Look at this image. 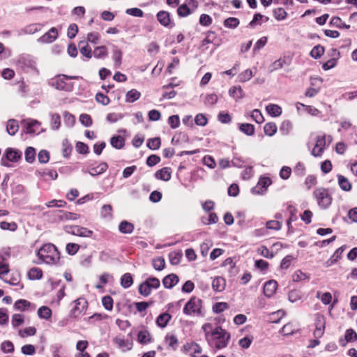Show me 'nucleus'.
I'll list each match as a JSON object with an SVG mask.
<instances>
[{"label": "nucleus", "mask_w": 357, "mask_h": 357, "mask_svg": "<svg viewBox=\"0 0 357 357\" xmlns=\"http://www.w3.org/2000/svg\"><path fill=\"white\" fill-rule=\"evenodd\" d=\"M202 330L210 347L221 349L227 346L230 334L222 327L212 328V324L207 323L202 326Z\"/></svg>", "instance_id": "f257e3e1"}, {"label": "nucleus", "mask_w": 357, "mask_h": 357, "mask_svg": "<svg viewBox=\"0 0 357 357\" xmlns=\"http://www.w3.org/2000/svg\"><path fill=\"white\" fill-rule=\"evenodd\" d=\"M37 256L41 262L49 265H57L60 260V253L55 245L47 243L37 251Z\"/></svg>", "instance_id": "f03ea898"}, {"label": "nucleus", "mask_w": 357, "mask_h": 357, "mask_svg": "<svg viewBox=\"0 0 357 357\" xmlns=\"http://www.w3.org/2000/svg\"><path fill=\"white\" fill-rule=\"evenodd\" d=\"M183 312L188 316L204 317L202 301L196 296H192L184 306Z\"/></svg>", "instance_id": "7ed1b4c3"}, {"label": "nucleus", "mask_w": 357, "mask_h": 357, "mask_svg": "<svg viewBox=\"0 0 357 357\" xmlns=\"http://www.w3.org/2000/svg\"><path fill=\"white\" fill-rule=\"evenodd\" d=\"M160 285V280L157 278L150 277L139 284V293L144 296H148L151 294L152 289H158Z\"/></svg>", "instance_id": "20e7f679"}, {"label": "nucleus", "mask_w": 357, "mask_h": 357, "mask_svg": "<svg viewBox=\"0 0 357 357\" xmlns=\"http://www.w3.org/2000/svg\"><path fill=\"white\" fill-rule=\"evenodd\" d=\"M314 196L317 199L318 205L325 209L327 208L332 202V197L328 190L324 188H317L314 191Z\"/></svg>", "instance_id": "39448f33"}, {"label": "nucleus", "mask_w": 357, "mask_h": 357, "mask_svg": "<svg viewBox=\"0 0 357 357\" xmlns=\"http://www.w3.org/2000/svg\"><path fill=\"white\" fill-rule=\"evenodd\" d=\"M198 7L195 0H185V3L180 5L177 8V14L181 17H185L195 12Z\"/></svg>", "instance_id": "423d86ee"}, {"label": "nucleus", "mask_w": 357, "mask_h": 357, "mask_svg": "<svg viewBox=\"0 0 357 357\" xmlns=\"http://www.w3.org/2000/svg\"><path fill=\"white\" fill-rule=\"evenodd\" d=\"M67 75H60L58 77L52 79V85L55 89L61 91H71L73 89V84L70 82H67Z\"/></svg>", "instance_id": "0eeeda50"}, {"label": "nucleus", "mask_w": 357, "mask_h": 357, "mask_svg": "<svg viewBox=\"0 0 357 357\" xmlns=\"http://www.w3.org/2000/svg\"><path fill=\"white\" fill-rule=\"evenodd\" d=\"M75 307L71 310L70 314L74 317H78L84 314L87 308L88 303L86 299L79 298L74 301Z\"/></svg>", "instance_id": "6e6552de"}, {"label": "nucleus", "mask_w": 357, "mask_h": 357, "mask_svg": "<svg viewBox=\"0 0 357 357\" xmlns=\"http://www.w3.org/2000/svg\"><path fill=\"white\" fill-rule=\"evenodd\" d=\"M156 17L159 23L166 28L172 29L175 26V23L171 19L170 13L167 11H159L156 15Z\"/></svg>", "instance_id": "1a4fd4ad"}, {"label": "nucleus", "mask_w": 357, "mask_h": 357, "mask_svg": "<svg viewBox=\"0 0 357 357\" xmlns=\"http://www.w3.org/2000/svg\"><path fill=\"white\" fill-rule=\"evenodd\" d=\"M66 231L81 237H91L93 234V231L78 225L66 227Z\"/></svg>", "instance_id": "9d476101"}, {"label": "nucleus", "mask_w": 357, "mask_h": 357, "mask_svg": "<svg viewBox=\"0 0 357 357\" xmlns=\"http://www.w3.org/2000/svg\"><path fill=\"white\" fill-rule=\"evenodd\" d=\"M326 136L325 135H319L317 137L316 144L314 147L312 151V155L314 157H319L322 155L324 151L326 146Z\"/></svg>", "instance_id": "9b49d317"}, {"label": "nucleus", "mask_w": 357, "mask_h": 357, "mask_svg": "<svg viewBox=\"0 0 357 357\" xmlns=\"http://www.w3.org/2000/svg\"><path fill=\"white\" fill-rule=\"evenodd\" d=\"M59 36V33L55 27L51 28L47 33L40 37L38 40L39 43H52Z\"/></svg>", "instance_id": "f8f14e48"}, {"label": "nucleus", "mask_w": 357, "mask_h": 357, "mask_svg": "<svg viewBox=\"0 0 357 357\" xmlns=\"http://www.w3.org/2000/svg\"><path fill=\"white\" fill-rule=\"evenodd\" d=\"M114 342L123 352L130 351L133 347L132 340H125L123 337L120 335L114 338Z\"/></svg>", "instance_id": "ddd939ff"}, {"label": "nucleus", "mask_w": 357, "mask_h": 357, "mask_svg": "<svg viewBox=\"0 0 357 357\" xmlns=\"http://www.w3.org/2000/svg\"><path fill=\"white\" fill-rule=\"evenodd\" d=\"M40 123L36 120L29 119L24 123V129L26 133L39 134Z\"/></svg>", "instance_id": "4468645a"}, {"label": "nucleus", "mask_w": 357, "mask_h": 357, "mask_svg": "<svg viewBox=\"0 0 357 357\" xmlns=\"http://www.w3.org/2000/svg\"><path fill=\"white\" fill-rule=\"evenodd\" d=\"M155 176L157 179L168 181L171 179L172 177V170L170 167H163L159 170H158L155 173Z\"/></svg>", "instance_id": "2eb2a0df"}, {"label": "nucleus", "mask_w": 357, "mask_h": 357, "mask_svg": "<svg viewBox=\"0 0 357 357\" xmlns=\"http://www.w3.org/2000/svg\"><path fill=\"white\" fill-rule=\"evenodd\" d=\"M278 283L275 280H271L266 282L264 286V293L266 296L271 297L276 291Z\"/></svg>", "instance_id": "dca6fc26"}, {"label": "nucleus", "mask_w": 357, "mask_h": 357, "mask_svg": "<svg viewBox=\"0 0 357 357\" xmlns=\"http://www.w3.org/2000/svg\"><path fill=\"white\" fill-rule=\"evenodd\" d=\"M137 341L142 344H147L153 342V338L147 330L143 329L137 333Z\"/></svg>", "instance_id": "f3484780"}, {"label": "nucleus", "mask_w": 357, "mask_h": 357, "mask_svg": "<svg viewBox=\"0 0 357 357\" xmlns=\"http://www.w3.org/2000/svg\"><path fill=\"white\" fill-rule=\"evenodd\" d=\"M22 156V153L12 148H8L5 151L6 158L10 162L18 161Z\"/></svg>", "instance_id": "a211bd4d"}, {"label": "nucleus", "mask_w": 357, "mask_h": 357, "mask_svg": "<svg viewBox=\"0 0 357 357\" xmlns=\"http://www.w3.org/2000/svg\"><path fill=\"white\" fill-rule=\"evenodd\" d=\"M178 282V277L176 274H169L164 278L162 284L167 289H171L174 287Z\"/></svg>", "instance_id": "6ab92c4d"}, {"label": "nucleus", "mask_w": 357, "mask_h": 357, "mask_svg": "<svg viewBox=\"0 0 357 357\" xmlns=\"http://www.w3.org/2000/svg\"><path fill=\"white\" fill-rule=\"evenodd\" d=\"M108 168V165L106 162H101L96 167H90L88 170V173L91 176H97L105 172Z\"/></svg>", "instance_id": "aec40b11"}, {"label": "nucleus", "mask_w": 357, "mask_h": 357, "mask_svg": "<svg viewBox=\"0 0 357 357\" xmlns=\"http://www.w3.org/2000/svg\"><path fill=\"white\" fill-rule=\"evenodd\" d=\"M225 280L222 277H216L212 282L213 289L215 291H222L225 288Z\"/></svg>", "instance_id": "412c9836"}, {"label": "nucleus", "mask_w": 357, "mask_h": 357, "mask_svg": "<svg viewBox=\"0 0 357 357\" xmlns=\"http://www.w3.org/2000/svg\"><path fill=\"white\" fill-rule=\"evenodd\" d=\"M229 94L236 101L244 97L243 91L240 86H231L229 90Z\"/></svg>", "instance_id": "4be33fe9"}, {"label": "nucleus", "mask_w": 357, "mask_h": 357, "mask_svg": "<svg viewBox=\"0 0 357 357\" xmlns=\"http://www.w3.org/2000/svg\"><path fill=\"white\" fill-rule=\"evenodd\" d=\"M119 229L122 234H130L132 233L134 230V225L132 223L128 222L127 220H123L119 225Z\"/></svg>", "instance_id": "5701e85b"}, {"label": "nucleus", "mask_w": 357, "mask_h": 357, "mask_svg": "<svg viewBox=\"0 0 357 357\" xmlns=\"http://www.w3.org/2000/svg\"><path fill=\"white\" fill-rule=\"evenodd\" d=\"M338 185L340 188L344 191H350L351 189V183L345 176L342 175H337Z\"/></svg>", "instance_id": "b1692460"}, {"label": "nucleus", "mask_w": 357, "mask_h": 357, "mask_svg": "<svg viewBox=\"0 0 357 357\" xmlns=\"http://www.w3.org/2000/svg\"><path fill=\"white\" fill-rule=\"evenodd\" d=\"M19 130V125L15 119H9L6 124V131L10 135H15Z\"/></svg>", "instance_id": "393cba45"}, {"label": "nucleus", "mask_w": 357, "mask_h": 357, "mask_svg": "<svg viewBox=\"0 0 357 357\" xmlns=\"http://www.w3.org/2000/svg\"><path fill=\"white\" fill-rule=\"evenodd\" d=\"M171 318L172 316L169 314L162 313L157 317L156 324L159 327L165 328L167 325Z\"/></svg>", "instance_id": "a878e982"}, {"label": "nucleus", "mask_w": 357, "mask_h": 357, "mask_svg": "<svg viewBox=\"0 0 357 357\" xmlns=\"http://www.w3.org/2000/svg\"><path fill=\"white\" fill-rule=\"evenodd\" d=\"M266 109L268 114L274 117L279 116L282 114V108L278 105L270 104L266 106Z\"/></svg>", "instance_id": "bb28decb"}, {"label": "nucleus", "mask_w": 357, "mask_h": 357, "mask_svg": "<svg viewBox=\"0 0 357 357\" xmlns=\"http://www.w3.org/2000/svg\"><path fill=\"white\" fill-rule=\"evenodd\" d=\"M78 218L79 215L76 213L63 211H59L57 214V218L60 220H77Z\"/></svg>", "instance_id": "cd10ccee"}, {"label": "nucleus", "mask_w": 357, "mask_h": 357, "mask_svg": "<svg viewBox=\"0 0 357 357\" xmlns=\"http://www.w3.org/2000/svg\"><path fill=\"white\" fill-rule=\"evenodd\" d=\"M345 341L343 342L342 340H340V342L342 345H345L347 342H354L357 340V334L351 328L347 329L345 332L344 335Z\"/></svg>", "instance_id": "c85d7f7f"}, {"label": "nucleus", "mask_w": 357, "mask_h": 357, "mask_svg": "<svg viewBox=\"0 0 357 357\" xmlns=\"http://www.w3.org/2000/svg\"><path fill=\"white\" fill-rule=\"evenodd\" d=\"M79 47L80 50V52L82 54L87 57L88 59L91 58L92 56V51L90 46L85 41H80L79 43Z\"/></svg>", "instance_id": "c756f323"}, {"label": "nucleus", "mask_w": 357, "mask_h": 357, "mask_svg": "<svg viewBox=\"0 0 357 357\" xmlns=\"http://www.w3.org/2000/svg\"><path fill=\"white\" fill-rule=\"evenodd\" d=\"M31 306V303L25 299L17 300L14 305L15 308L20 311L28 310Z\"/></svg>", "instance_id": "7c9ffc66"}, {"label": "nucleus", "mask_w": 357, "mask_h": 357, "mask_svg": "<svg viewBox=\"0 0 357 357\" xmlns=\"http://www.w3.org/2000/svg\"><path fill=\"white\" fill-rule=\"evenodd\" d=\"M38 315L40 319L47 320L52 317V310L47 306H42L38 310Z\"/></svg>", "instance_id": "2f4dec72"}, {"label": "nucleus", "mask_w": 357, "mask_h": 357, "mask_svg": "<svg viewBox=\"0 0 357 357\" xmlns=\"http://www.w3.org/2000/svg\"><path fill=\"white\" fill-rule=\"evenodd\" d=\"M112 59L114 61V66L119 68L121 64L122 52L116 46H114Z\"/></svg>", "instance_id": "473e14b6"}, {"label": "nucleus", "mask_w": 357, "mask_h": 357, "mask_svg": "<svg viewBox=\"0 0 357 357\" xmlns=\"http://www.w3.org/2000/svg\"><path fill=\"white\" fill-rule=\"evenodd\" d=\"M133 284L132 275L129 273L123 274L121 278V285L125 288H129Z\"/></svg>", "instance_id": "72a5a7b5"}, {"label": "nucleus", "mask_w": 357, "mask_h": 357, "mask_svg": "<svg viewBox=\"0 0 357 357\" xmlns=\"http://www.w3.org/2000/svg\"><path fill=\"white\" fill-rule=\"evenodd\" d=\"M165 343L174 350L176 349L178 346V339L173 334H167L165 338Z\"/></svg>", "instance_id": "f704fd0d"}, {"label": "nucleus", "mask_w": 357, "mask_h": 357, "mask_svg": "<svg viewBox=\"0 0 357 357\" xmlns=\"http://www.w3.org/2000/svg\"><path fill=\"white\" fill-rule=\"evenodd\" d=\"M141 96L140 92L136 89H132L127 92L126 95V101L127 102H133L137 100Z\"/></svg>", "instance_id": "c9c22d12"}, {"label": "nucleus", "mask_w": 357, "mask_h": 357, "mask_svg": "<svg viewBox=\"0 0 357 357\" xmlns=\"http://www.w3.org/2000/svg\"><path fill=\"white\" fill-rule=\"evenodd\" d=\"M42 24L40 23L31 24L25 26L23 31L26 34H33L42 29Z\"/></svg>", "instance_id": "e433bc0d"}, {"label": "nucleus", "mask_w": 357, "mask_h": 357, "mask_svg": "<svg viewBox=\"0 0 357 357\" xmlns=\"http://www.w3.org/2000/svg\"><path fill=\"white\" fill-rule=\"evenodd\" d=\"M43 277V271L40 268L33 267L28 272V278L30 280H39Z\"/></svg>", "instance_id": "4c0bfd02"}, {"label": "nucleus", "mask_w": 357, "mask_h": 357, "mask_svg": "<svg viewBox=\"0 0 357 357\" xmlns=\"http://www.w3.org/2000/svg\"><path fill=\"white\" fill-rule=\"evenodd\" d=\"M278 128L275 123L269 122L264 125V133L268 136H273L277 132Z\"/></svg>", "instance_id": "58836bf2"}, {"label": "nucleus", "mask_w": 357, "mask_h": 357, "mask_svg": "<svg viewBox=\"0 0 357 357\" xmlns=\"http://www.w3.org/2000/svg\"><path fill=\"white\" fill-rule=\"evenodd\" d=\"M239 130L244 134L251 136L255 133V127L250 123H241L239 125Z\"/></svg>", "instance_id": "ea45409f"}, {"label": "nucleus", "mask_w": 357, "mask_h": 357, "mask_svg": "<svg viewBox=\"0 0 357 357\" xmlns=\"http://www.w3.org/2000/svg\"><path fill=\"white\" fill-rule=\"evenodd\" d=\"M101 217L104 219L110 220L112 218V207L109 204L102 206L100 212Z\"/></svg>", "instance_id": "a19ab883"}, {"label": "nucleus", "mask_w": 357, "mask_h": 357, "mask_svg": "<svg viewBox=\"0 0 357 357\" xmlns=\"http://www.w3.org/2000/svg\"><path fill=\"white\" fill-rule=\"evenodd\" d=\"M25 160L27 162L32 163L35 160L36 150L31 146L26 149L24 152Z\"/></svg>", "instance_id": "79ce46f5"}, {"label": "nucleus", "mask_w": 357, "mask_h": 357, "mask_svg": "<svg viewBox=\"0 0 357 357\" xmlns=\"http://www.w3.org/2000/svg\"><path fill=\"white\" fill-rule=\"evenodd\" d=\"M111 144L115 149H120L123 148L125 144L124 139L120 135L114 136L111 138Z\"/></svg>", "instance_id": "37998d69"}, {"label": "nucleus", "mask_w": 357, "mask_h": 357, "mask_svg": "<svg viewBox=\"0 0 357 357\" xmlns=\"http://www.w3.org/2000/svg\"><path fill=\"white\" fill-rule=\"evenodd\" d=\"M253 75L252 70L247 69L238 75V80L240 82H245L251 79Z\"/></svg>", "instance_id": "c03bdc74"}, {"label": "nucleus", "mask_w": 357, "mask_h": 357, "mask_svg": "<svg viewBox=\"0 0 357 357\" xmlns=\"http://www.w3.org/2000/svg\"><path fill=\"white\" fill-rule=\"evenodd\" d=\"M271 183V181L269 178H267V177H262L259 179V182H258V184H257V186L255 187V188H253L252 190V193H256V194H259V192L257 190V188L258 186H261L264 190L266 189V188L270 185Z\"/></svg>", "instance_id": "a18cd8bd"}, {"label": "nucleus", "mask_w": 357, "mask_h": 357, "mask_svg": "<svg viewBox=\"0 0 357 357\" xmlns=\"http://www.w3.org/2000/svg\"><path fill=\"white\" fill-rule=\"evenodd\" d=\"M324 53V48L323 46L318 45L314 46L310 52V56L314 59L320 58Z\"/></svg>", "instance_id": "49530a36"}, {"label": "nucleus", "mask_w": 357, "mask_h": 357, "mask_svg": "<svg viewBox=\"0 0 357 357\" xmlns=\"http://www.w3.org/2000/svg\"><path fill=\"white\" fill-rule=\"evenodd\" d=\"M93 56L97 59H100L107 55V50L105 46H99L94 49Z\"/></svg>", "instance_id": "de8ad7c7"}, {"label": "nucleus", "mask_w": 357, "mask_h": 357, "mask_svg": "<svg viewBox=\"0 0 357 357\" xmlns=\"http://www.w3.org/2000/svg\"><path fill=\"white\" fill-rule=\"evenodd\" d=\"M161 145L160 137L151 138L148 140L147 146L151 150H157Z\"/></svg>", "instance_id": "09e8293b"}, {"label": "nucleus", "mask_w": 357, "mask_h": 357, "mask_svg": "<svg viewBox=\"0 0 357 357\" xmlns=\"http://www.w3.org/2000/svg\"><path fill=\"white\" fill-rule=\"evenodd\" d=\"M240 22L236 17H229L224 21V26L227 28L235 29L236 28Z\"/></svg>", "instance_id": "8fccbe9b"}, {"label": "nucleus", "mask_w": 357, "mask_h": 357, "mask_svg": "<svg viewBox=\"0 0 357 357\" xmlns=\"http://www.w3.org/2000/svg\"><path fill=\"white\" fill-rule=\"evenodd\" d=\"M291 129H292V124H291V121L289 120L284 121L280 127V130L282 132V134L284 135H287L289 134Z\"/></svg>", "instance_id": "3c124183"}, {"label": "nucleus", "mask_w": 357, "mask_h": 357, "mask_svg": "<svg viewBox=\"0 0 357 357\" xmlns=\"http://www.w3.org/2000/svg\"><path fill=\"white\" fill-rule=\"evenodd\" d=\"M250 117L257 123H261L264 121V118L261 112L257 109H255L251 112Z\"/></svg>", "instance_id": "603ef678"}, {"label": "nucleus", "mask_w": 357, "mask_h": 357, "mask_svg": "<svg viewBox=\"0 0 357 357\" xmlns=\"http://www.w3.org/2000/svg\"><path fill=\"white\" fill-rule=\"evenodd\" d=\"M165 266V259L162 257L153 259V266L157 271H162Z\"/></svg>", "instance_id": "864d4df0"}, {"label": "nucleus", "mask_w": 357, "mask_h": 357, "mask_svg": "<svg viewBox=\"0 0 357 357\" xmlns=\"http://www.w3.org/2000/svg\"><path fill=\"white\" fill-rule=\"evenodd\" d=\"M24 321V318L22 314H15L12 317V325L14 328H17L22 325Z\"/></svg>", "instance_id": "5fc2aeb1"}, {"label": "nucleus", "mask_w": 357, "mask_h": 357, "mask_svg": "<svg viewBox=\"0 0 357 357\" xmlns=\"http://www.w3.org/2000/svg\"><path fill=\"white\" fill-rule=\"evenodd\" d=\"M275 18L279 21L283 20L287 17V13L282 8H278L273 10Z\"/></svg>", "instance_id": "6e6d98bb"}, {"label": "nucleus", "mask_w": 357, "mask_h": 357, "mask_svg": "<svg viewBox=\"0 0 357 357\" xmlns=\"http://www.w3.org/2000/svg\"><path fill=\"white\" fill-rule=\"evenodd\" d=\"M36 328L33 326H29V327L25 328L22 331H20L19 335L22 337H24L26 336H33L36 334Z\"/></svg>", "instance_id": "4d7b16f0"}, {"label": "nucleus", "mask_w": 357, "mask_h": 357, "mask_svg": "<svg viewBox=\"0 0 357 357\" xmlns=\"http://www.w3.org/2000/svg\"><path fill=\"white\" fill-rule=\"evenodd\" d=\"M0 228L3 230H10L14 231L17 229V225L15 222H7L5 221L0 222Z\"/></svg>", "instance_id": "13d9d810"}, {"label": "nucleus", "mask_w": 357, "mask_h": 357, "mask_svg": "<svg viewBox=\"0 0 357 357\" xmlns=\"http://www.w3.org/2000/svg\"><path fill=\"white\" fill-rule=\"evenodd\" d=\"M317 297L319 298L324 305L329 304L332 299V296L329 292H326L322 294L320 292H317Z\"/></svg>", "instance_id": "bf43d9fd"}, {"label": "nucleus", "mask_w": 357, "mask_h": 357, "mask_svg": "<svg viewBox=\"0 0 357 357\" xmlns=\"http://www.w3.org/2000/svg\"><path fill=\"white\" fill-rule=\"evenodd\" d=\"M227 308H228V305L227 303L218 302L213 305V312H215L216 314H219Z\"/></svg>", "instance_id": "052dcab7"}, {"label": "nucleus", "mask_w": 357, "mask_h": 357, "mask_svg": "<svg viewBox=\"0 0 357 357\" xmlns=\"http://www.w3.org/2000/svg\"><path fill=\"white\" fill-rule=\"evenodd\" d=\"M309 277L306 273H303L300 270H297L292 275V279L294 282H299L302 280H308Z\"/></svg>", "instance_id": "680f3d73"}, {"label": "nucleus", "mask_w": 357, "mask_h": 357, "mask_svg": "<svg viewBox=\"0 0 357 357\" xmlns=\"http://www.w3.org/2000/svg\"><path fill=\"white\" fill-rule=\"evenodd\" d=\"M61 126V117L58 114H54L51 118V126L53 130H58Z\"/></svg>", "instance_id": "e2e57ef3"}, {"label": "nucleus", "mask_w": 357, "mask_h": 357, "mask_svg": "<svg viewBox=\"0 0 357 357\" xmlns=\"http://www.w3.org/2000/svg\"><path fill=\"white\" fill-rule=\"evenodd\" d=\"M266 227L268 229H273L275 231H278L282 227V224L280 222L277 220H269L266 223Z\"/></svg>", "instance_id": "0e129e2a"}, {"label": "nucleus", "mask_w": 357, "mask_h": 357, "mask_svg": "<svg viewBox=\"0 0 357 357\" xmlns=\"http://www.w3.org/2000/svg\"><path fill=\"white\" fill-rule=\"evenodd\" d=\"M168 123L172 128H177L180 125L179 116L178 115L170 116L168 119Z\"/></svg>", "instance_id": "69168bd1"}, {"label": "nucleus", "mask_w": 357, "mask_h": 357, "mask_svg": "<svg viewBox=\"0 0 357 357\" xmlns=\"http://www.w3.org/2000/svg\"><path fill=\"white\" fill-rule=\"evenodd\" d=\"M182 255L178 252H172L169 253V258L172 265H177L181 260Z\"/></svg>", "instance_id": "338daca9"}, {"label": "nucleus", "mask_w": 357, "mask_h": 357, "mask_svg": "<svg viewBox=\"0 0 357 357\" xmlns=\"http://www.w3.org/2000/svg\"><path fill=\"white\" fill-rule=\"evenodd\" d=\"M102 303L104 307L107 310H112L113 308V299L109 296H105L102 298Z\"/></svg>", "instance_id": "774afa93"}]
</instances>
